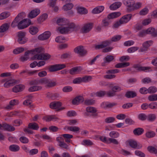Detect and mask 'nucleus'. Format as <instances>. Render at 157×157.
Masks as SVG:
<instances>
[{
    "label": "nucleus",
    "mask_w": 157,
    "mask_h": 157,
    "mask_svg": "<svg viewBox=\"0 0 157 157\" xmlns=\"http://www.w3.org/2000/svg\"><path fill=\"white\" fill-rule=\"evenodd\" d=\"M72 88L70 86H67L63 88L62 90L64 92H69L72 90Z\"/></svg>",
    "instance_id": "nucleus-60"
},
{
    "label": "nucleus",
    "mask_w": 157,
    "mask_h": 157,
    "mask_svg": "<svg viewBox=\"0 0 157 157\" xmlns=\"http://www.w3.org/2000/svg\"><path fill=\"white\" fill-rule=\"evenodd\" d=\"M39 31V28L38 27L36 26H31L29 28V31L33 35L36 34Z\"/></svg>",
    "instance_id": "nucleus-19"
},
{
    "label": "nucleus",
    "mask_w": 157,
    "mask_h": 157,
    "mask_svg": "<svg viewBox=\"0 0 157 157\" xmlns=\"http://www.w3.org/2000/svg\"><path fill=\"white\" fill-rule=\"evenodd\" d=\"M68 20L65 18H60L58 19L57 21V24L59 25H66L67 24Z\"/></svg>",
    "instance_id": "nucleus-32"
},
{
    "label": "nucleus",
    "mask_w": 157,
    "mask_h": 157,
    "mask_svg": "<svg viewBox=\"0 0 157 157\" xmlns=\"http://www.w3.org/2000/svg\"><path fill=\"white\" fill-rule=\"evenodd\" d=\"M67 129V130L73 132H79L80 129L77 126H66L64 129Z\"/></svg>",
    "instance_id": "nucleus-39"
},
{
    "label": "nucleus",
    "mask_w": 157,
    "mask_h": 157,
    "mask_svg": "<svg viewBox=\"0 0 157 157\" xmlns=\"http://www.w3.org/2000/svg\"><path fill=\"white\" fill-rule=\"evenodd\" d=\"M75 27V24L70 23L65 26H59L56 28V30L61 34H66L69 33L73 31Z\"/></svg>",
    "instance_id": "nucleus-5"
},
{
    "label": "nucleus",
    "mask_w": 157,
    "mask_h": 157,
    "mask_svg": "<svg viewBox=\"0 0 157 157\" xmlns=\"http://www.w3.org/2000/svg\"><path fill=\"white\" fill-rule=\"evenodd\" d=\"M25 13L24 12H22L19 14L12 22L11 25V27L13 28H15L17 26L19 29V22L21 20L25 17Z\"/></svg>",
    "instance_id": "nucleus-7"
},
{
    "label": "nucleus",
    "mask_w": 157,
    "mask_h": 157,
    "mask_svg": "<svg viewBox=\"0 0 157 157\" xmlns=\"http://www.w3.org/2000/svg\"><path fill=\"white\" fill-rule=\"evenodd\" d=\"M124 69L123 71H129L132 74H134L136 72L141 71H143L144 72H147L151 71V69Z\"/></svg>",
    "instance_id": "nucleus-24"
},
{
    "label": "nucleus",
    "mask_w": 157,
    "mask_h": 157,
    "mask_svg": "<svg viewBox=\"0 0 157 157\" xmlns=\"http://www.w3.org/2000/svg\"><path fill=\"white\" fill-rule=\"evenodd\" d=\"M61 105V102L59 101H55L50 103V107L52 109H55L59 108Z\"/></svg>",
    "instance_id": "nucleus-22"
},
{
    "label": "nucleus",
    "mask_w": 157,
    "mask_h": 157,
    "mask_svg": "<svg viewBox=\"0 0 157 157\" xmlns=\"http://www.w3.org/2000/svg\"><path fill=\"white\" fill-rule=\"evenodd\" d=\"M4 129L9 132L13 131L15 130V128L12 125L8 124H4Z\"/></svg>",
    "instance_id": "nucleus-36"
},
{
    "label": "nucleus",
    "mask_w": 157,
    "mask_h": 157,
    "mask_svg": "<svg viewBox=\"0 0 157 157\" xmlns=\"http://www.w3.org/2000/svg\"><path fill=\"white\" fill-rule=\"evenodd\" d=\"M149 11L148 8L147 7H145L142 9L139 12V14L140 15H145L147 14Z\"/></svg>",
    "instance_id": "nucleus-53"
},
{
    "label": "nucleus",
    "mask_w": 157,
    "mask_h": 157,
    "mask_svg": "<svg viewBox=\"0 0 157 157\" xmlns=\"http://www.w3.org/2000/svg\"><path fill=\"white\" fill-rule=\"evenodd\" d=\"M66 41V39L63 36H59L57 37L55 39V41L58 43H62Z\"/></svg>",
    "instance_id": "nucleus-47"
},
{
    "label": "nucleus",
    "mask_w": 157,
    "mask_h": 157,
    "mask_svg": "<svg viewBox=\"0 0 157 157\" xmlns=\"http://www.w3.org/2000/svg\"><path fill=\"white\" fill-rule=\"evenodd\" d=\"M148 99L150 101H154L157 100V94L150 95L148 97Z\"/></svg>",
    "instance_id": "nucleus-59"
},
{
    "label": "nucleus",
    "mask_w": 157,
    "mask_h": 157,
    "mask_svg": "<svg viewBox=\"0 0 157 157\" xmlns=\"http://www.w3.org/2000/svg\"><path fill=\"white\" fill-rule=\"evenodd\" d=\"M74 6L73 4L72 3H68L64 5L62 7V9L65 11L70 10Z\"/></svg>",
    "instance_id": "nucleus-40"
},
{
    "label": "nucleus",
    "mask_w": 157,
    "mask_h": 157,
    "mask_svg": "<svg viewBox=\"0 0 157 157\" xmlns=\"http://www.w3.org/2000/svg\"><path fill=\"white\" fill-rule=\"evenodd\" d=\"M51 33L49 31H46L40 34L37 37L38 39L40 40H45L48 39L51 36Z\"/></svg>",
    "instance_id": "nucleus-12"
},
{
    "label": "nucleus",
    "mask_w": 157,
    "mask_h": 157,
    "mask_svg": "<svg viewBox=\"0 0 157 157\" xmlns=\"http://www.w3.org/2000/svg\"><path fill=\"white\" fill-rule=\"evenodd\" d=\"M109 86L112 88V90L115 93L117 91H120L121 90V87L118 86H113V84H111Z\"/></svg>",
    "instance_id": "nucleus-48"
},
{
    "label": "nucleus",
    "mask_w": 157,
    "mask_h": 157,
    "mask_svg": "<svg viewBox=\"0 0 157 157\" xmlns=\"http://www.w3.org/2000/svg\"><path fill=\"white\" fill-rule=\"evenodd\" d=\"M10 27L9 23H5L3 24L0 26V33H2L6 31Z\"/></svg>",
    "instance_id": "nucleus-29"
},
{
    "label": "nucleus",
    "mask_w": 157,
    "mask_h": 157,
    "mask_svg": "<svg viewBox=\"0 0 157 157\" xmlns=\"http://www.w3.org/2000/svg\"><path fill=\"white\" fill-rule=\"evenodd\" d=\"M26 33L23 31H20L17 33L16 38L19 44H23L27 42L28 38L26 37Z\"/></svg>",
    "instance_id": "nucleus-6"
},
{
    "label": "nucleus",
    "mask_w": 157,
    "mask_h": 157,
    "mask_svg": "<svg viewBox=\"0 0 157 157\" xmlns=\"http://www.w3.org/2000/svg\"><path fill=\"white\" fill-rule=\"evenodd\" d=\"M130 59V57L128 56H124L121 57L119 58V61L121 62L128 61Z\"/></svg>",
    "instance_id": "nucleus-61"
},
{
    "label": "nucleus",
    "mask_w": 157,
    "mask_h": 157,
    "mask_svg": "<svg viewBox=\"0 0 157 157\" xmlns=\"http://www.w3.org/2000/svg\"><path fill=\"white\" fill-rule=\"evenodd\" d=\"M37 85H34L33 86L30 87L28 89V90L30 92L36 91L42 89V87L40 86H38Z\"/></svg>",
    "instance_id": "nucleus-33"
},
{
    "label": "nucleus",
    "mask_w": 157,
    "mask_h": 157,
    "mask_svg": "<svg viewBox=\"0 0 157 157\" xmlns=\"http://www.w3.org/2000/svg\"><path fill=\"white\" fill-rule=\"evenodd\" d=\"M24 51V48L23 47H18L15 49L13 51V53L15 54L21 53Z\"/></svg>",
    "instance_id": "nucleus-49"
},
{
    "label": "nucleus",
    "mask_w": 157,
    "mask_h": 157,
    "mask_svg": "<svg viewBox=\"0 0 157 157\" xmlns=\"http://www.w3.org/2000/svg\"><path fill=\"white\" fill-rule=\"evenodd\" d=\"M70 67L68 64L60 63L51 65L49 67V69H63Z\"/></svg>",
    "instance_id": "nucleus-15"
},
{
    "label": "nucleus",
    "mask_w": 157,
    "mask_h": 157,
    "mask_svg": "<svg viewBox=\"0 0 157 157\" xmlns=\"http://www.w3.org/2000/svg\"><path fill=\"white\" fill-rule=\"evenodd\" d=\"M145 135L147 137L151 138L154 137L155 135V133L153 131H149L146 132Z\"/></svg>",
    "instance_id": "nucleus-52"
},
{
    "label": "nucleus",
    "mask_w": 157,
    "mask_h": 157,
    "mask_svg": "<svg viewBox=\"0 0 157 157\" xmlns=\"http://www.w3.org/2000/svg\"><path fill=\"white\" fill-rule=\"evenodd\" d=\"M44 120L46 121H57L59 119L55 115L48 116L44 118Z\"/></svg>",
    "instance_id": "nucleus-34"
},
{
    "label": "nucleus",
    "mask_w": 157,
    "mask_h": 157,
    "mask_svg": "<svg viewBox=\"0 0 157 157\" xmlns=\"http://www.w3.org/2000/svg\"><path fill=\"white\" fill-rule=\"evenodd\" d=\"M48 17V15L46 13H44L39 17L37 19L38 22L41 24L46 20Z\"/></svg>",
    "instance_id": "nucleus-31"
},
{
    "label": "nucleus",
    "mask_w": 157,
    "mask_h": 157,
    "mask_svg": "<svg viewBox=\"0 0 157 157\" xmlns=\"http://www.w3.org/2000/svg\"><path fill=\"white\" fill-rule=\"evenodd\" d=\"M151 22V19L150 18H146L143 19L141 22V24L143 26H146L149 25Z\"/></svg>",
    "instance_id": "nucleus-46"
},
{
    "label": "nucleus",
    "mask_w": 157,
    "mask_h": 157,
    "mask_svg": "<svg viewBox=\"0 0 157 157\" xmlns=\"http://www.w3.org/2000/svg\"><path fill=\"white\" fill-rule=\"evenodd\" d=\"M40 13V10L37 8H35L32 10L28 15V17L30 18H34Z\"/></svg>",
    "instance_id": "nucleus-16"
},
{
    "label": "nucleus",
    "mask_w": 157,
    "mask_h": 157,
    "mask_svg": "<svg viewBox=\"0 0 157 157\" xmlns=\"http://www.w3.org/2000/svg\"><path fill=\"white\" fill-rule=\"evenodd\" d=\"M93 27V24L91 22L86 23L84 24L81 29V31L83 33H87L92 29Z\"/></svg>",
    "instance_id": "nucleus-8"
},
{
    "label": "nucleus",
    "mask_w": 157,
    "mask_h": 157,
    "mask_svg": "<svg viewBox=\"0 0 157 157\" xmlns=\"http://www.w3.org/2000/svg\"><path fill=\"white\" fill-rule=\"evenodd\" d=\"M147 34H151L154 36H157V29H155L154 28L151 27L146 30Z\"/></svg>",
    "instance_id": "nucleus-23"
},
{
    "label": "nucleus",
    "mask_w": 157,
    "mask_h": 157,
    "mask_svg": "<svg viewBox=\"0 0 157 157\" xmlns=\"http://www.w3.org/2000/svg\"><path fill=\"white\" fill-rule=\"evenodd\" d=\"M109 135L111 138H117L119 135V133L114 131L110 132L109 133Z\"/></svg>",
    "instance_id": "nucleus-56"
},
{
    "label": "nucleus",
    "mask_w": 157,
    "mask_h": 157,
    "mask_svg": "<svg viewBox=\"0 0 157 157\" xmlns=\"http://www.w3.org/2000/svg\"><path fill=\"white\" fill-rule=\"evenodd\" d=\"M149 107L151 109H157V102H153L149 105Z\"/></svg>",
    "instance_id": "nucleus-64"
},
{
    "label": "nucleus",
    "mask_w": 157,
    "mask_h": 157,
    "mask_svg": "<svg viewBox=\"0 0 157 157\" xmlns=\"http://www.w3.org/2000/svg\"><path fill=\"white\" fill-rule=\"evenodd\" d=\"M121 38V36L120 35L115 36L110 39L102 42L100 44L95 45V48L97 49L102 48L108 45L113 42H116L119 40Z\"/></svg>",
    "instance_id": "nucleus-4"
},
{
    "label": "nucleus",
    "mask_w": 157,
    "mask_h": 157,
    "mask_svg": "<svg viewBox=\"0 0 157 157\" xmlns=\"http://www.w3.org/2000/svg\"><path fill=\"white\" fill-rule=\"evenodd\" d=\"M121 15V13L119 12L112 13L108 15L107 18L109 19H113L119 17Z\"/></svg>",
    "instance_id": "nucleus-27"
},
{
    "label": "nucleus",
    "mask_w": 157,
    "mask_h": 157,
    "mask_svg": "<svg viewBox=\"0 0 157 157\" xmlns=\"http://www.w3.org/2000/svg\"><path fill=\"white\" fill-rule=\"evenodd\" d=\"M144 132V130L142 128H138L135 129L133 133L135 135L139 136L141 135Z\"/></svg>",
    "instance_id": "nucleus-38"
},
{
    "label": "nucleus",
    "mask_w": 157,
    "mask_h": 157,
    "mask_svg": "<svg viewBox=\"0 0 157 157\" xmlns=\"http://www.w3.org/2000/svg\"><path fill=\"white\" fill-rule=\"evenodd\" d=\"M121 4V3L120 2H116L111 4L109 6V8L112 10H116L119 8Z\"/></svg>",
    "instance_id": "nucleus-26"
},
{
    "label": "nucleus",
    "mask_w": 157,
    "mask_h": 157,
    "mask_svg": "<svg viewBox=\"0 0 157 157\" xmlns=\"http://www.w3.org/2000/svg\"><path fill=\"white\" fill-rule=\"evenodd\" d=\"M137 95L136 93L134 91H128L125 94V96L128 98H133Z\"/></svg>",
    "instance_id": "nucleus-37"
},
{
    "label": "nucleus",
    "mask_w": 157,
    "mask_h": 157,
    "mask_svg": "<svg viewBox=\"0 0 157 157\" xmlns=\"http://www.w3.org/2000/svg\"><path fill=\"white\" fill-rule=\"evenodd\" d=\"M112 143L115 144H118L119 142L116 139L113 138H109L108 139L107 144H110Z\"/></svg>",
    "instance_id": "nucleus-57"
},
{
    "label": "nucleus",
    "mask_w": 157,
    "mask_h": 157,
    "mask_svg": "<svg viewBox=\"0 0 157 157\" xmlns=\"http://www.w3.org/2000/svg\"><path fill=\"white\" fill-rule=\"evenodd\" d=\"M138 118L142 121H144L147 119V116L144 113H140L138 116Z\"/></svg>",
    "instance_id": "nucleus-58"
},
{
    "label": "nucleus",
    "mask_w": 157,
    "mask_h": 157,
    "mask_svg": "<svg viewBox=\"0 0 157 157\" xmlns=\"http://www.w3.org/2000/svg\"><path fill=\"white\" fill-rule=\"evenodd\" d=\"M28 128L33 130H37L39 129L38 124L35 122L31 123L28 124Z\"/></svg>",
    "instance_id": "nucleus-43"
},
{
    "label": "nucleus",
    "mask_w": 157,
    "mask_h": 157,
    "mask_svg": "<svg viewBox=\"0 0 157 157\" xmlns=\"http://www.w3.org/2000/svg\"><path fill=\"white\" fill-rule=\"evenodd\" d=\"M139 48L138 47H132L128 48L127 50V52L129 53H133L137 51Z\"/></svg>",
    "instance_id": "nucleus-54"
},
{
    "label": "nucleus",
    "mask_w": 157,
    "mask_h": 157,
    "mask_svg": "<svg viewBox=\"0 0 157 157\" xmlns=\"http://www.w3.org/2000/svg\"><path fill=\"white\" fill-rule=\"evenodd\" d=\"M115 120V118L113 117H109L106 118L105 119V122L107 123H111Z\"/></svg>",
    "instance_id": "nucleus-63"
},
{
    "label": "nucleus",
    "mask_w": 157,
    "mask_h": 157,
    "mask_svg": "<svg viewBox=\"0 0 157 157\" xmlns=\"http://www.w3.org/2000/svg\"><path fill=\"white\" fill-rule=\"evenodd\" d=\"M84 101V98L82 96H77L72 101V102L73 105H78L79 103L82 102Z\"/></svg>",
    "instance_id": "nucleus-20"
},
{
    "label": "nucleus",
    "mask_w": 157,
    "mask_h": 157,
    "mask_svg": "<svg viewBox=\"0 0 157 157\" xmlns=\"http://www.w3.org/2000/svg\"><path fill=\"white\" fill-rule=\"evenodd\" d=\"M31 23L30 20L29 19H25L21 20L19 24V29H22L29 26Z\"/></svg>",
    "instance_id": "nucleus-9"
},
{
    "label": "nucleus",
    "mask_w": 157,
    "mask_h": 157,
    "mask_svg": "<svg viewBox=\"0 0 157 157\" xmlns=\"http://www.w3.org/2000/svg\"><path fill=\"white\" fill-rule=\"evenodd\" d=\"M19 147L16 145L13 144L10 145L9 147L10 150L13 151H17L19 150Z\"/></svg>",
    "instance_id": "nucleus-51"
},
{
    "label": "nucleus",
    "mask_w": 157,
    "mask_h": 157,
    "mask_svg": "<svg viewBox=\"0 0 157 157\" xmlns=\"http://www.w3.org/2000/svg\"><path fill=\"white\" fill-rule=\"evenodd\" d=\"M30 85H40L44 84L48 87H52L56 85V83L54 81L45 78L39 80L34 79L30 81L29 83Z\"/></svg>",
    "instance_id": "nucleus-2"
},
{
    "label": "nucleus",
    "mask_w": 157,
    "mask_h": 157,
    "mask_svg": "<svg viewBox=\"0 0 157 157\" xmlns=\"http://www.w3.org/2000/svg\"><path fill=\"white\" fill-rule=\"evenodd\" d=\"M44 48L41 47H39L30 51H28L20 57L21 60L24 62L27 61L29 58L30 54L34 55L31 57L32 60H47L51 57V56L48 53H43Z\"/></svg>",
    "instance_id": "nucleus-1"
},
{
    "label": "nucleus",
    "mask_w": 157,
    "mask_h": 157,
    "mask_svg": "<svg viewBox=\"0 0 157 157\" xmlns=\"http://www.w3.org/2000/svg\"><path fill=\"white\" fill-rule=\"evenodd\" d=\"M22 123V121L20 119H16L13 122V124L15 126H19Z\"/></svg>",
    "instance_id": "nucleus-55"
},
{
    "label": "nucleus",
    "mask_w": 157,
    "mask_h": 157,
    "mask_svg": "<svg viewBox=\"0 0 157 157\" xmlns=\"http://www.w3.org/2000/svg\"><path fill=\"white\" fill-rule=\"evenodd\" d=\"M86 110L88 113L90 114L91 115L93 116H96L97 115V114L96 113L97 110L95 108L88 106L86 108Z\"/></svg>",
    "instance_id": "nucleus-21"
},
{
    "label": "nucleus",
    "mask_w": 157,
    "mask_h": 157,
    "mask_svg": "<svg viewBox=\"0 0 157 157\" xmlns=\"http://www.w3.org/2000/svg\"><path fill=\"white\" fill-rule=\"evenodd\" d=\"M74 51L75 53L78 54L81 56H83L87 52L86 51L82 46H79L76 47L74 49Z\"/></svg>",
    "instance_id": "nucleus-13"
},
{
    "label": "nucleus",
    "mask_w": 157,
    "mask_h": 157,
    "mask_svg": "<svg viewBox=\"0 0 157 157\" xmlns=\"http://www.w3.org/2000/svg\"><path fill=\"white\" fill-rule=\"evenodd\" d=\"M119 72V69H110L106 71L108 74L104 76V78L106 79H110L115 78L116 76L114 75H112Z\"/></svg>",
    "instance_id": "nucleus-10"
},
{
    "label": "nucleus",
    "mask_w": 157,
    "mask_h": 157,
    "mask_svg": "<svg viewBox=\"0 0 157 157\" xmlns=\"http://www.w3.org/2000/svg\"><path fill=\"white\" fill-rule=\"evenodd\" d=\"M25 88V86L23 85H18L14 87L13 88V92L17 93L21 91Z\"/></svg>",
    "instance_id": "nucleus-28"
},
{
    "label": "nucleus",
    "mask_w": 157,
    "mask_h": 157,
    "mask_svg": "<svg viewBox=\"0 0 157 157\" xmlns=\"http://www.w3.org/2000/svg\"><path fill=\"white\" fill-rule=\"evenodd\" d=\"M147 150L150 153L157 154V149L152 146H149L147 147Z\"/></svg>",
    "instance_id": "nucleus-50"
},
{
    "label": "nucleus",
    "mask_w": 157,
    "mask_h": 157,
    "mask_svg": "<svg viewBox=\"0 0 157 157\" xmlns=\"http://www.w3.org/2000/svg\"><path fill=\"white\" fill-rule=\"evenodd\" d=\"M153 44L152 40L147 41L144 42L142 44V47L139 50V52H145L147 50L148 48Z\"/></svg>",
    "instance_id": "nucleus-11"
},
{
    "label": "nucleus",
    "mask_w": 157,
    "mask_h": 157,
    "mask_svg": "<svg viewBox=\"0 0 157 157\" xmlns=\"http://www.w3.org/2000/svg\"><path fill=\"white\" fill-rule=\"evenodd\" d=\"M106 92L104 91H100L96 92V96L99 97H104L106 94Z\"/></svg>",
    "instance_id": "nucleus-62"
},
{
    "label": "nucleus",
    "mask_w": 157,
    "mask_h": 157,
    "mask_svg": "<svg viewBox=\"0 0 157 157\" xmlns=\"http://www.w3.org/2000/svg\"><path fill=\"white\" fill-rule=\"evenodd\" d=\"M55 1H51L49 2V5L50 6L53 8V10L55 12H57L59 10V7L58 6H55Z\"/></svg>",
    "instance_id": "nucleus-45"
},
{
    "label": "nucleus",
    "mask_w": 157,
    "mask_h": 157,
    "mask_svg": "<svg viewBox=\"0 0 157 157\" xmlns=\"http://www.w3.org/2000/svg\"><path fill=\"white\" fill-rule=\"evenodd\" d=\"M124 3L127 7L129 11L136 10L140 8L142 5V3L138 2L135 3L133 0H125Z\"/></svg>",
    "instance_id": "nucleus-3"
},
{
    "label": "nucleus",
    "mask_w": 157,
    "mask_h": 157,
    "mask_svg": "<svg viewBox=\"0 0 157 157\" xmlns=\"http://www.w3.org/2000/svg\"><path fill=\"white\" fill-rule=\"evenodd\" d=\"M10 15V12L7 11L4 12L0 14V20L5 19L8 17Z\"/></svg>",
    "instance_id": "nucleus-42"
},
{
    "label": "nucleus",
    "mask_w": 157,
    "mask_h": 157,
    "mask_svg": "<svg viewBox=\"0 0 157 157\" xmlns=\"http://www.w3.org/2000/svg\"><path fill=\"white\" fill-rule=\"evenodd\" d=\"M130 63L128 62L120 63L116 64L115 67L117 68H123L129 66Z\"/></svg>",
    "instance_id": "nucleus-41"
},
{
    "label": "nucleus",
    "mask_w": 157,
    "mask_h": 157,
    "mask_svg": "<svg viewBox=\"0 0 157 157\" xmlns=\"http://www.w3.org/2000/svg\"><path fill=\"white\" fill-rule=\"evenodd\" d=\"M78 12L81 14H86L88 13L87 10L85 8L78 6L76 7Z\"/></svg>",
    "instance_id": "nucleus-35"
},
{
    "label": "nucleus",
    "mask_w": 157,
    "mask_h": 157,
    "mask_svg": "<svg viewBox=\"0 0 157 157\" xmlns=\"http://www.w3.org/2000/svg\"><path fill=\"white\" fill-rule=\"evenodd\" d=\"M156 118V115L154 114H150L147 116V120L150 122L154 121Z\"/></svg>",
    "instance_id": "nucleus-44"
},
{
    "label": "nucleus",
    "mask_w": 157,
    "mask_h": 157,
    "mask_svg": "<svg viewBox=\"0 0 157 157\" xmlns=\"http://www.w3.org/2000/svg\"><path fill=\"white\" fill-rule=\"evenodd\" d=\"M104 7L103 6H99L94 8L92 12L94 14H98L102 12L104 9Z\"/></svg>",
    "instance_id": "nucleus-30"
},
{
    "label": "nucleus",
    "mask_w": 157,
    "mask_h": 157,
    "mask_svg": "<svg viewBox=\"0 0 157 157\" xmlns=\"http://www.w3.org/2000/svg\"><path fill=\"white\" fill-rule=\"evenodd\" d=\"M130 146L134 149H141L142 146L140 144H138L137 142L133 140H130L128 141Z\"/></svg>",
    "instance_id": "nucleus-14"
},
{
    "label": "nucleus",
    "mask_w": 157,
    "mask_h": 157,
    "mask_svg": "<svg viewBox=\"0 0 157 157\" xmlns=\"http://www.w3.org/2000/svg\"><path fill=\"white\" fill-rule=\"evenodd\" d=\"M82 69H70L69 73L71 75H74L77 74H85L87 72L90 71H82Z\"/></svg>",
    "instance_id": "nucleus-25"
},
{
    "label": "nucleus",
    "mask_w": 157,
    "mask_h": 157,
    "mask_svg": "<svg viewBox=\"0 0 157 157\" xmlns=\"http://www.w3.org/2000/svg\"><path fill=\"white\" fill-rule=\"evenodd\" d=\"M115 58L114 56L112 55H107L103 59L104 62L102 63L101 65L103 66H105L106 65V63H109L113 61Z\"/></svg>",
    "instance_id": "nucleus-17"
},
{
    "label": "nucleus",
    "mask_w": 157,
    "mask_h": 157,
    "mask_svg": "<svg viewBox=\"0 0 157 157\" xmlns=\"http://www.w3.org/2000/svg\"><path fill=\"white\" fill-rule=\"evenodd\" d=\"M132 15L131 14H128L122 17L120 19V21L123 24L127 23L131 19Z\"/></svg>",
    "instance_id": "nucleus-18"
}]
</instances>
